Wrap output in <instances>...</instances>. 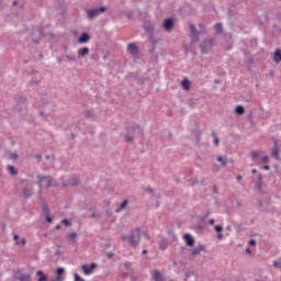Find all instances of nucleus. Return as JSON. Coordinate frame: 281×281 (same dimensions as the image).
<instances>
[{"instance_id":"obj_1","label":"nucleus","mask_w":281,"mask_h":281,"mask_svg":"<svg viewBox=\"0 0 281 281\" xmlns=\"http://www.w3.org/2000/svg\"><path fill=\"white\" fill-rule=\"evenodd\" d=\"M20 189L22 191L23 198L29 200L34 193V182L29 179H21Z\"/></svg>"},{"instance_id":"obj_2","label":"nucleus","mask_w":281,"mask_h":281,"mask_svg":"<svg viewBox=\"0 0 281 281\" xmlns=\"http://www.w3.org/2000/svg\"><path fill=\"white\" fill-rule=\"evenodd\" d=\"M140 237H142V231H140L139 227H137V228H135V229H133L131 232L130 236L128 235H123L122 239L123 240L128 239L130 240V245L132 247L136 248L139 245V243H140Z\"/></svg>"},{"instance_id":"obj_3","label":"nucleus","mask_w":281,"mask_h":281,"mask_svg":"<svg viewBox=\"0 0 281 281\" xmlns=\"http://www.w3.org/2000/svg\"><path fill=\"white\" fill-rule=\"evenodd\" d=\"M128 134H126L125 139L127 143L133 142V139L142 135L143 130L139 125H133L127 127Z\"/></svg>"},{"instance_id":"obj_4","label":"nucleus","mask_w":281,"mask_h":281,"mask_svg":"<svg viewBox=\"0 0 281 281\" xmlns=\"http://www.w3.org/2000/svg\"><path fill=\"white\" fill-rule=\"evenodd\" d=\"M38 187L41 190L48 189V188L53 187L52 177L38 176Z\"/></svg>"},{"instance_id":"obj_5","label":"nucleus","mask_w":281,"mask_h":281,"mask_svg":"<svg viewBox=\"0 0 281 281\" xmlns=\"http://www.w3.org/2000/svg\"><path fill=\"white\" fill-rule=\"evenodd\" d=\"M105 10H106L105 7H101V8L88 10L87 14L90 21H92V19H95V16H99V14H102V12H105Z\"/></svg>"},{"instance_id":"obj_6","label":"nucleus","mask_w":281,"mask_h":281,"mask_svg":"<svg viewBox=\"0 0 281 281\" xmlns=\"http://www.w3.org/2000/svg\"><path fill=\"white\" fill-rule=\"evenodd\" d=\"M98 268V265L95 262H92L91 265H83L82 271L85 276H91L93 273V270Z\"/></svg>"},{"instance_id":"obj_7","label":"nucleus","mask_w":281,"mask_h":281,"mask_svg":"<svg viewBox=\"0 0 281 281\" xmlns=\"http://www.w3.org/2000/svg\"><path fill=\"white\" fill-rule=\"evenodd\" d=\"M127 52L135 58L139 54V48L135 43H130L127 46Z\"/></svg>"},{"instance_id":"obj_8","label":"nucleus","mask_w":281,"mask_h":281,"mask_svg":"<svg viewBox=\"0 0 281 281\" xmlns=\"http://www.w3.org/2000/svg\"><path fill=\"white\" fill-rule=\"evenodd\" d=\"M213 47V40H207L201 44L202 54H207Z\"/></svg>"},{"instance_id":"obj_9","label":"nucleus","mask_w":281,"mask_h":281,"mask_svg":"<svg viewBox=\"0 0 281 281\" xmlns=\"http://www.w3.org/2000/svg\"><path fill=\"white\" fill-rule=\"evenodd\" d=\"M164 27H165L166 32H170L171 30H173V27H175L173 19L172 18L167 19L164 22Z\"/></svg>"},{"instance_id":"obj_10","label":"nucleus","mask_w":281,"mask_h":281,"mask_svg":"<svg viewBox=\"0 0 281 281\" xmlns=\"http://www.w3.org/2000/svg\"><path fill=\"white\" fill-rule=\"evenodd\" d=\"M190 30L192 33V43H199V33L196 32V27L194 26V24L190 25Z\"/></svg>"},{"instance_id":"obj_11","label":"nucleus","mask_w":281,"mask_h":281,"mask_svg":"<svg viewBox=\"0 0 281 281\" xmlns=\"http://www.w3.org/2000/svg\"><path fill=\"white\" fill-rule=\"evenodd\" d=\"M184 240H186L187 246H189V247H193L194 244H195V240H194V238L191 236V234H186V235H184Z\"/></svg>"},{"instance_id":"obj_12","label":"nucleus","mask_w":281,"mask_h":281,"mask_svg":"<svg viewBox=\"0 0 281 281\" xmlns=\"http://www.w3.org/2000/svg\"><path fill=\"white\" fill-rule=\"evenodd\" d=\"M204 250H205L204 245H199L198 247L192 249V256L195 257V256L200 255Z\"/></svg>"},{"instance_id":"obj_13","label":"nucleus","mask_w":281,"mask_h":281,"mask_svg":"<svg viewBox=\"0 0 281 281\" xmlns=\"http://www.w3.org/2000/svg\"><path fill=\"white\" fill-rule=\"evenodd\" d=\"M154 281H164V276L159 270H155L153 273Z\"/></svg>"},{"instance_id":"obj_14","label":"nucleus","mask_w":281,"mask_h":281,"mask_svg":"<svg viewBox=\"0 0 281 281\" xmlns=\"http://www.w3.org/2000/svg\"><path fill=\"white\" fill-rule=\"evenodd\" d=\"M79 183V178L77 176H71L68 180V186L76 187Z\"/></svg>"},{"instance_id":"obj_15","label":"nucleus","mask_w":281,"mask_h":281,"mask_svg":"<svg viewBox=\"0 0 281 281\" xmlns=\"http://www.w3.org/2000/svg\"><path fill=\"white\" fill-rule=\"evenodd\" d=\"M271 154H272V157L279 159L280 150L277 142H274V147H272Z\"/></svg>"},{"instance_id":"obj_16","label":"nucleus","mask_w":281,"mask_h":281,"mask_svg":"<svg viewBox=\"0 0 281 281\" xmlns=\"http://www.w3.org/2000/svg\"><path fill=\"white\" fill-rule=\"evenodd\" d=\"M90 53V49L88 47L81 48L78 50L79 58H85V56H88Z\"/></svg>"},{"instance_id":"obj_17","label":"nucleus","mask_w":281,"mask_h":281,"mask_svg":"<svg viewBox=\"0 0 281 281\" xmlns=\"http://www.w3.org/2000/svg\"><path fill=\"white\" fill-rule=\"evenodd\" d=\"M90 41V36L88 33H82V35L80 36V38L78 40V42L80 44H83V43H89Z\"/></svg>"},{"instance_id":"obj_18","label":"nucleus","mask_w":281,"mask_h":281,"mask_svg":"<svg viewBox=\"0 0 281 281\" xmlns=\"http://www.w3.org/2000/svg\"><path fill=\"white\" fill-rule=\"evenodd\" d=\"M8 172L12 176V177H16L18 176V170L15 169L14 166H8Z\"/></svg>"},{"instance_id":"obj_19","label":"nucleus","mask_w":281,"mask_h":281,"mask_svg":"<svg viewBox=\"0 0 281 281\" xmlns=\"http://www.w3.org/2000/svg\"><path fill=\"white\" fill-rule=\"evenodd\" d=\"M127 204H128V200H124L121 206L115 210V212L121 213L123 210L126 209Z\"/></svg>"},{"instance_id":"obj_20","label":"nucleus","mask_w":281,"mask_h":281,"mask_svg":"<svg viewBox=\"0 0 281 281\" xmlns=\"http://www.w3.org/2000/svg\"><path fill=\"white\" fill-rule=\"evenodd\" d=\"M19 281H31V274L24 273L18 277Z\"/></svg>"},{"instance_id":"obj_21","label":"nucleus","mask_w":281,"mask_h":281,"mask_svg":"<svg viewBox=\"0 0 281 281\" xmlns=\"http://www.w3.org/2000/svg\"><path fill=\"white\" fill-rule=\"evenodd\" d=\"M159 248H160V250H166L168 248V239L167 238H164L160 241Z\"/></svg>"},{"instance_id":"obj_22","label":"nucleus","mask_w":281,"mask_h":281,"mask_svg":"<svg viewBox=\"0 0 281 281\" xmlns=\"http://www.w3.org/2000/svg\"><path fill=\"white\" fill-rule=\"evenodd\" d=\"M235 113H236L237 115H244V114H245V109H244V106L237 105V106L235 108Z\"/></svg>"},{"instance_id":"obj_23","label":"nucleus","mask_w":281,"mask_h":281,"mask_svg":"<svg viewBox=\"0 0 281 281\" xmlns=\"http://www.w3.org/2000/svg\"><path fill=\"white\" fill-rule=\"evenodd\" d=\"M258 179H259V181L255 183V188H257V190L261 191L262 190V182H261L262 176L259 175Z\"/></svg>"},{"instance_id":"obj_24","label":"nucleus","mask_w":281,"mask_h":281,"mask_svg":"<svg viewBox=\"0 0 281 281\" xmlns=\"http://www.w3.org/2000/svg\"><path fill=\"white\" fill-rule=\"evenodd\" d=\"M274 63H281V50L277 49V52H274Z\"/></svg>"},{"instance_id":"obj_25","label":"nucleus","mask_w":281,"mask_h":281,"mask_svg":"<svg viewBox=\"0 0 281 281\" xmlns=\"http://www.w3.org/2000/svg\"><path fill=\"white\" fill-rule=\"evenodd\" d=\"M214 29H215L216 34L223 33V24L222 23H216Z\"/></svg>"},{"instance_id":"obj_26","label":"nucleus","mask_w":281,"mask_h":281,"mask_svg":"<svg viewBox=\"0 0 281 281\" xmlns=\"http://www.w3.org/2000/svg\"><path fill=\"white\" fill-rule=\"evenodd\" d=\"M181 85L186 91L190 90V81L188 79L182 80Z\"/></svg>"},{"instance_id":"obj_27","label":"nucleus","mask_w":281,"mask_h":281,"mask_svg":"<svg viewBox=\"0 0 281 281\" xmlns=\"http://www.w3.org/2000/svg\"><path fill=\"white\" fill-rule=\"evenodd\" d=\"M77 236H78L77 233L72 232V233L68 234L67 238L69 241H76Z\"/></svg>"},{"instance_id":"obj_28","label":"nucleus","mask_w":281,"mask_h":281,"mask_svg":"<svg viewBox=\"0 0 281 281\" xmlns=\"http://www.w3.org/2000/svg\"><path fill=\"white\" fill-rule=\"evenodd\" d=\"M43 214H44V216L49 215V209L46 203L43 204Z\"/></svg>"},{"instance_id":"obj_29","label":"nucleus","mask_w":281,"mask_h":281,"mask_svg":"<svg viewBox=\"0 0 281 281\" xmlns=\"http://www.w3.org/2000/svg\"><path fill=\"white\" fill-rule=\"evenodd\" d=\"M68 63H76L77 58L74 55H67L66 56Z\"/></svg>"},{"instance_id":"obj_30","label":"nucleus","mask_w":281,"mask_h":281,"mask_svg":"<svg viewBox=\"0 0 281 281\" xmlns=\"http://www.w3.org/2000/svg\"><path fill=\"white\" fill-rule=\"evenodd\" d=\"M217 162L222 164V166L226 167L227 161L223 157H217Z\"/></svg>"},{"instance_id":"obj_31","label":"nucleus","mask_w":281,"mask_h":281,"mask_svg":"<svg viewBox=\"0 0 281 281\" xmlns=\"http://www.w3.org/2000/svg\"><path fill=\"white\" fill-rule=\"evenodd\" d=\"M25 244H26V239L25 238H22L21 240H16L15 241L16 246H25Z\"/></svg>"},{"instance_id":"obj_32","label":"nucleus","mask_w":281,"mask_h":281,"mask_svg":"<svg viewBox=\"0 0 281 281\" xmlns=\"http://www.w3.org/2000/svg\"><path fill=\"white\" fill-rule=\"evenodd\" d=\"M56 272H57V276H61L65 273V269L63 267H59L57 268Z\"/></svg>"},{"instance_id":"obj_33","label":"nucleus","mask_w":281,"mask_h":281,"mask_svg":"<svg viewBox=\"0 0 281 281\" xmlns=\"http://www.w3.org/2000/svg\"><path fill=\"white\" fill-rule=\"evenodd\" d=\"M75 281H86L83 278H81L78 273L74 274Z\"/></svg>"},{"instance_id":"obj_34","label":"nucleus","mask_w":281,"mask_h":281,"mask_svg":"<svg viewBox=\"0 0 281 281\" xmlns=\"http://www.w3.org/2000/svg\"><path fill=\"white\" fill-rule=\"evenodd\" d=\"M251 156H252V160H256L260 156V154L259 151H252Z\"/></svg>"},{"instance_id":"obj_35","label":"nucleus","mask_w":281,"mask_h":281,"mask_svg":"<svg viewBox=\"0 0 281 281\" xmlns=\"http://www.w3.org/2000/svg\"><path fill=\"white\" fill-rule=\"evenodd\" d=\"M215 232L216 233H222L223 232V226L222 225H216L215 226Z\"/></svg>"},{"instance_id":"obj_36","label":"nucleus","mask_w":281,"mask_h":281,"mask_svg":"<svg viewBox=\"0 0 281 281\" xmlns=\"http://www.w3.org/2000/svg\"><path fill=\"white\" fill-rule=\"evenodd\" d=\"M48 277L47 274H43L42 277L38 278V281H47Z\"/></svg>"},{"instance_id":"obj_37","label":"nucleus","mask_w":281,"mask_h":281,"mask_svg":"<svg viewBox=\"0 0 281 281\" xmlns=\"http://www.w3.org/2000/svg\"><path fill=\"white\" fill-rule=\"evenodd\" d=\"M61 224H64L66 227H69V226H70V223L68 222L67 218L63 220V221H61Z\"/></svg>"},{"instance_id":"obj_38","label":"nucleus","mask_w":281,"mask_h":281,"mask_svg":"<svg viewBox=\"0 0 281 281\" xmlns=\"http://www.w3.org/2000/svg\"><path fill=\"white\" fill-rule=\"evenodd\" d=\"M261 161H262L263 164H268V162H269V156H263V157L261 158Z\"/></svg>"},{"instance_id":"obj_39","label":"nucleus","mask_w":281,"mask_h":281,"mask_svg":"<svg viewBox=\"0 0 281 281\" xmlns=\"http://www.w3.org/2000/svg\"><path fill=\"white\" fill-rule=\"evenodd\" d=\"M145 192L153 194V193H154V189L150 188V187H147V188L145 189Z\"/></svg>"},{"instance_id":"obj_40","label":"nucleus","mask_w":281,"mask_h":281,"mask_svg":"<svg viewBox=\"0 0 281 281\" xmlns=\"http://www.w3.org/2000/svg\"><path fill=\"white\" fill-rule=\"evenodd\" d=\"M124 267H125L127 270L131 269V268H132V262L126 261V262L124 263Z\"/></svg>"},{"instance_id":"obj_41","label":"nucleus","mask_w":281,"mask_h":281,"mask_svg":"<svg viewBox=\"0 0 281 281\" xmlns=\"http://www.w3.org/2000/svg\"><path fill=\"white\" fill-rule=\"evenodd\" d=\"M256 244H257L256 239L248 240V245H250L252 247L256 246Z\"/></svg>"},{"instance_id":"obj_42","label":"nucleus","mask_w":281,"mask_h":281,"mask_svg":"<svg viewBox=\"0 0 281 281\" xmlns=\"http://www.w3.org/2000/svg\"><path fill=\"white\" fill-rule=\"evenodd\" d=\"M274 268L281 269V260L274 261Z\"/></svg>"},{"instance_id":"obj_43","label":"nucleus","mask_w":281,"mask_h":281,"mask_svg":"<svg viewBox=\"0 0 281 281\" xmlns=\"http://www.w3.org/2000/svg\"><path fill=\"white\" fill-rule=\"evenodd\" d=\"M45 221L50 224L53 218L49 215H45Z\"/></svg>"},{"instance_id":"obj_44","label":"nucleus","mask_w":281,"mask_h":281,"mask_svg":"<svg viewBox=\"0 0 281 281\" xmlns=\"http://www.w3.org/2000/svg\"><path fill=\"white\" fill-rule=\"evenodd\" d=\"M36 276L40 277V278H42V277L45 276V274H44V272H43L42 270H38V271L36 272Z\"/></svg>"},{"instance_id":"obj_45","label":"nucleus","mask_w":281,"mask_h":281,"mask_svg":"<svg viewBox=\"0 0 281 281\" xmlns=\"http://www.w3.org/2000/svg\"><path fill=\"white\" fill-rule=\"evenodd\" d=\"M191 276H193V272H191V271L187 272V273H186V280L189 279V278H191Z\"/></svg>"},{"instance_id":"obj_46","label":"nucleus","mask_w":281,"mask_h":281,"mask_svg":"<svg viewBox=\"0 0 281 281\" xmlns=\"http://www.w3.org/2000/svg\"><path fill=\"white\" fill-rule=\"evenodd\" d=\"M55 280H57V281H63L64 278H63L60 274H57V277L55 278Z\"/></svg>"},{"instance_id":"obj_47","label":"nucleus","mask_w":281,"mask_h":281,"mask_svg":"<svg viewBox=\"0 0 281 281\" xmlns=\"http://www.w3.org/2000/svg\"><path fill=\"white\" fill-rule=\"evenodd\" d=\"M86 116H87L88 119H90V117L92 116V112H91V111H87V112H86Z\"/></svg>"},{"instance_id":"obj_48","label":"nucleus","mask_w":281,"mask_h":281,"mask_svg":"<svg viewBox=\"0 0 281 281\" xmlns=\"http://www.w3.org/2000/svg\"><path fill=\"white\" fill-rule=\"evenodd\" d=\"M261 169H263V170H266V171H270V166H269V165H266V166H263V168H261Z\"/></svg>"},{"instance_id":"obj_49","label":"nucleus","mask_w":281,"mask_h":281,"mask_svg":"<svg viewBox=\"0 0 281 281\" xmlns=\"http://www.w3.org/2000/svg\"><path fill=\"white\" fill-rule=\"evenodd\" d=\"M142 235H144L147 240H150V236L147 233H142Z\"/></svg>"},{"instance_id":"obj_50","label":"nucleus","mask_w":281,"mask_h":281,"mask_svg":"<svg viewBox=\"0 0 281 281\" xmlns=\"http://www.w3.org/2000/svg\"><path fill=\"white\" fill-rule=\"evenodd\" d=\"M214 143H215V145H216V146H218V144H220V139H218V137H217V136H215Z\"/></svg>"},{"instance_id":"obj_51","label":"nucleus","mask_w":281,"mask_h":281,"mask_svg":"<svg viewBox=\"0 0 281 281\" xmlns=\"http://www.w3.org/2000/svg\"><path fill=\"white\" fill-rule=\"evenodd\" d=\"M224 235L222 233H217V239H223Z\"/></svg>"},{"instance_id":"obj_52","label":"nucleus","mask_w":281,"mask_h":281,"mask_svg":"<svg viewBox=\"0 0 281 281\" xmlns=\"http://www.w3.org/2000/svg\"><path fill=\"white\" fill-rule=\"evenodd\" d=\"M209 224L213 226V225L215 224V220H214V218H211V220L209 221Z\"/></svg>"},{"instance_id":"obj_53","label":"nucleus","mask_w":281,"mask_h":281,"mask_svg":"<svg viewBox=\"0 0 281 281\" xmlns=\"http://www.w3.org/2000/svg\"><path fill=\"white\" fill-rule=\"evenodd\" d=\"M13 239H14L15 241H18V240H19V235H18V234H14Z\"/></svg>"},{"instance_id":"obj_54","label":"nucleus","mask_w":281,"mask_h":281,"mask_svg":"<svg viewBox=\"0 0 281 281\" xmlns=\"http://www.w3.org/2000/svg\"><path fill=\"white\" fill-rule=\"evenodd\" d=\"M200 27H201V30H203V31L201 32V34H204V33H205V31H204V25H203V24H200Z\"/></svg>"},{"instance_id":"obj_55","label":"nucleus","mask_w":281,"mask_h":281,"mask_svg":"<svg viewBox=\"0 0 281 281\" xmlns=\"http://www.w3.org/2000/svg\"><path fill=\"white\" fill-rule=\"evenodd\" d=\"M241 180H243V176L241 175L237 176V181H241Z\"/></svg>"},{"instance_id":"obj_56","label":"nucleus","mask_w":281,"mask_h":281,"mask_svg":"<svg viewBox=\"0 0 281 281\" xmlns=\"http://www.w3.org/2000/svg\"><path fill=\"white\" fill-rule=\"evenodd\" d=\"M257 172H258L257 169H252V170H251V173H252V175H257Z\"/></svg>"},{"instance_id":"obj_57","label":"nucleus","mask_w":281,"mask_h":281,"mask_svg":"<svg viewBox=\"0 0 281 281\" xmlns=\"http://www.w3.org/2000/svg\"><path fill=\"white\" fill-rule=\"evenodd\" d=\"M108 257L111 259L113 257V252H108Z\"/></svg>"},{"instance_id":"obj_58","label":"nucleus","mask_w":281,"mask_h":281,"mask_svg":"<svg viewBox=\"0 0 281 281\" xmlns=\"http://www.w3.org/2000/svg\"><path fill=\"white\" fill-rule=\"evenodd\" d=\"M35 158H36L37 160H41V159H42V156H41V155H36Z\"/></svg>"},{"instance_id":"obj_59","label":"nucleus","mask_w":281,"mask_h":281,"mask_svg":"<svg viewBox=\"0 0 281 281\" xmlns=\"http://www.w3.org/2000/svg\"><path fill=\"white\" fill-rule=\"evenodd\" d=\"M37 33L40 34V36H42L43 31L42 30H37Z\"/></svg>"},{"instance_id":"obj_60","label":"nucleus","mask_w":281,"mask_h":281,"mask_svg":"<svg viewBox=\"0 0 281 281\" xmlns=\"http://www.w3.org/2000/svg\"><path fill=\"white\" fill-rule=\"evenodd\" d=\"M148 254V250L147 249H144L143 250V255H147Z\"/></svg>"},{"instance_id":"obj_61","label":"nucleus","mask_w":281,"mask_h":281,"mask_svg":"<svg viewBox=\"0 0 281 281\" xmlns=\"http://www.w3.org/2000/svg\"><path fill=\"white\" fill-rule=\"evenodd\" d=\"M214 192L217 193V187L216 186H214Z\"/></svg>"},{"instance_id":"obj_62","label":"nucleus","mask_w":281,"mask_h":281,"mask_svg":"<svg viewBox=\"0 0 281 281\" xmlns=\"http://www.w3.org/2000/svg\"><path fill=\"white\" fill-rule=\"evenodd\" d=\"M18 158V155H13V159L15 160Z\"/></svg>"},{"instance_id":"obj_63","label":"nucleus","mask_w":281,"mask_h":281,"mask_svg":"<svg viewBox=\"0 0 281 281\" xmlns=\"http://www.w3.org/2000/svg\"><path fill=\"white\" fill-rule=\"evenodd\" d=\"M56 229H60V225H56Z\"/></svg>"},{"instance_id":"obj_64","label":"nucleus","mask_w":281,"mask_h":281,"mask_svg":"<svg viewBox=\"0 0 281 281\" xmlns=\"http://www.w3.org/2000/svg\"><path fill=\"white\" fill-rule=\"evenodd\" d=\"M16 3H18V2H16V1H14V2H13V5H16Z\"/></svg>"}]
</instances>
